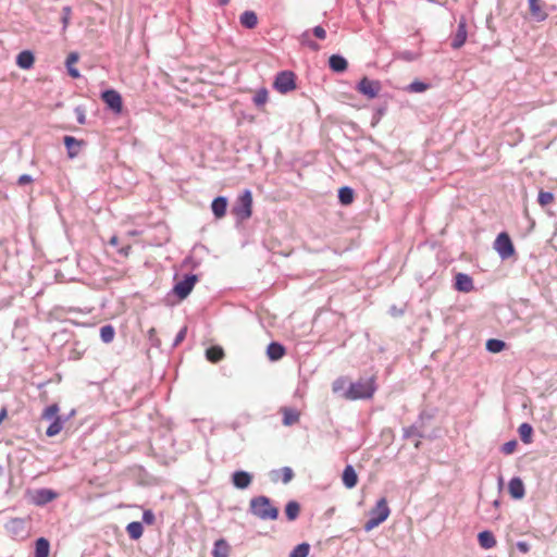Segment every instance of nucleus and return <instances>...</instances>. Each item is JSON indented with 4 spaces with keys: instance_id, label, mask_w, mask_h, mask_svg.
I'll return each mask as SVG.
<instances>
[{
    "instance_id": "nucleus-1",
    "label": "nucleus",
    "mask_w": 557,
    "mask_h": 557,
    "mask_svg": "<svg viewBox=\"0 0 557 557\" xmlns=\"http://www.w3.org/2000/svg\"><path fill=\"white\" fill-rule=\"evenodd\" d=\"M250 512L261 520H275L278 517V509L271 504L267 496H256L250 499Z\"/></svg>"
},
{
    "instance_id": "nucleus-2",
    "label": "nucleus",
    "mask_w": 557,
    "mask_h": 557,
    "mask_svg": "<svg viewBox=\"0 0 557 557\" xmlns=\"http://www.w3.org/2000/svg\"><path fill=\"white\" fill-rule=\"evenodd\" d=\"M375 392V385L373 377L361 379L355 383H351L348 389L345 392L344 397L349 400L368 399L373 396Z\"/></svg>"
},
{
    "instance_id": "nucleus-3",
    "label": "nucleus",
    "mask_w": 557,
    "mask_h": 557,
    "mask_svg": "<svg viewBox=\"0 0 557 557\" xmlns=\"http://www.w3.org/2000/svg\"><path fill=\"white\" fill-rule=\"evenodd\" d=\"M232 213L238 221H245L252 214V194L246 189L236 200L232 208Z\"/></svg>"
},
{
    "instance_id": "nucleus-4",
    "label": "nucleus",
    "mask_w": 557,
    "mask_h": 557,
    "mask_svg": "<svg viewBox=\"0 0 557 557\" xmlns=\"http://www.w3.org/2000/svg\"><path fill=\"white\" fill-rule=\"evenodd\" d=\"M273 87L281 94L296 89V75L292 71H281L276 74Z\"/></svg>"
},
{
    "instance_id": "nucleus-5",
    "label": "nucleus",
    "mask_w": 557,
    "mask_h": 557,
    "mask_svg": "<svg viewBox=\"0 0 557 557\" xmlns=\"http://www.w3.org/2000/svg\"><path fill=\"white\" fill-rule=\"evenodd\" d=\"M494 249L502 260H507L515 255V246L508 233L502 232L494 242Z\"/></svg>"
},
{
    "instance_id": "nucleus-6",
    "label": "nucleus",
    "mask_w": 557,
    "mask_h": 557,
    "mask_svg": "<svg viewBox=\"0 0 557 557\" xmlns=\"http://www.w3.org/2000/svg\"><path fill=\"white\" fill-rule=\"evenodd\" d=\"M381 88L382 85L380 81L370 79L367 76H363L356 86L357 91L368 99H374L377 97Z\"/></svg>"
},
{
    "instance_id": "nucleus-7",
    "label": "nucleus",
    "mask_w": 557,
    "mask_h": 557,
    "mask_svg": "<svg viewBox=\"0 0 557 557\" xmlns=\"http://www.w3.org/2000/svg\"><path fill=\"white\" fill-rule=\"evenodd\" d=\"M198 281L196 274H187L184 278L177 282L173 287V293L180 298L185 299L193 290L195 284Z\"/></svg>"
},
{
    "instance_id": "nucleus-8",
    "label": "nucleus",
    "mask_w": 557,
    "mask_h": 557,
    "mask_svg": "<svg viewBox=\"0 0 557 557\" xmlns=\"http://www.w3.org/2000/svg\"><path fill=\"white\" fill-rule=\"evenodd\" d=\"M101 99L115 113H120L123 108L122 97L114 89H107L102 91Z\"/></svg>"
},
{
    "instance_id": "nucleus-9",
    "label": "nucleus",
    "mask_w": 557,
    "mask_h": 557,
    "mask_svg": "<svg viewBox=\"0 0 557 557\" xmlns=\"http://www.w3.org/2000/svg\"><path fill=\"white\" fill-rule=\"evenodd\" d=\"M424 418H428V419H431L432 416L430 414H426L424 411H422L420 414H419V419L418 421L408 426V428H404V434H403V437L405 440H408L410 438L411 436H417V437H423L424 434H423V420Z\"/></svg>"
},
{
    "instance_id": "nucleus-10",
    "label": "nucleus",
    "mask_w": 557,
    "mask_h": 557,
    "mask_svg": "<svg viewBox=\"0 0 557 557\" xmlns=\"http://www.w3.org/2000/svg\"><path fill=\"white\" fill-rule=\"evenodd\" d=\"M467 36H468L467 23H466V20L462 17V18H460L458 26H457V30L453 36V39L450 42L451 48L460 49L465 45V42L467 40Z\"/></svg>"
},
{
    "instance_id": "nucleus-11",
    "label": "nucleus",
    "mask_w": 557,
    "mask_h": 557,
    "mask_svg": "<svg viewBox=\"0 0 557 557\" xmlns=\"http://www.w3.org/2000/svg\"><path fill=\"white\" fill-rule=\"evenodd\" d=\"M389 513L391 509L387 500L385 497H382L376 502L375 507L370 510L369 516L376 518L383 523L388 518Z\"/></svg>"
},
{
    "instance_id": "nucleus-12",
    "label": "nucleus",
    "mask_w": 557,
    "mask_h": 557,
    "mask_svg": "<svg viewBox=\"0 0 557 557\" xmlns=\"http://www.w3.org/2000/svg\"><path fill=\"white\" fill-rule=\"evenodd\" d=\"M58 497V494L50 488L36 490L33 496V502L37 506H45Z\"/></svg>"
},
{
    "instance_id": "nucleus-13",
    "label": "nucleus",
    "mask_w": 557,
    "mask_h": 557,
    "mask_svg": "<svg viewBox=\"0 0 557 557\" xmlns=\"http://www.w3.org/2000/svg\"><path fill=\"white\" fill-rule=\"evenodd\" d=\"M252 482V475L244 470H237L232 474V483L238 490L247 488Z\"/></svg>"
},
{
    "instance_id": "nucleus-14",
    "label": "nucleus",
    "mask_w": 557,
    "mask_h": 557,
    "mask_svg": "<svg viewBox=\"0 0 557 557\" xmlns=\"http://www.w3.org/2000/svg\"><path fill=\"white\" fill-rule=\"evenodd\" d=\"M455 288L462 293L471 292L474 288L472 277L466 273H457L455 276Z\"/></svg>"
},
{
    "instance_id": "nucleus-15",
    "label": "nucleus",
    "mask_w": 557,
    "mask_h": 557,
    "mask_svg": "<svg viewBox=\"0 0 557 557\" xmlns=\"http://www.w3.org/2000/svg\"><path fill=\"white\" fill-rule=\"evenodd\" d=\"M227 198L224 196L215 197L211 202V210L216 219H222L226 214Z\"/></svg>"
},
{
    "instance_id": "nucleus-16",
    "label": "nucleus",
    "mask_w": 557,
    "mask_h": 557,
    "mask_svg": "<svg viewBox=\"0 0 557 557\" xmlns=\"http://www.w3.org/2000/svg\"><path fill=\"white\" fill-rule=\"evenodd\" d=\"M508 490L512 498L520 499L524 496L525 490L522 480L518 476L509 481Z\"/></svg>"
},
{
    "instance_id": "nucleus-17",
    "label": "nucleus",
    "mask_w": 557,
    "mask_h": 557,
    "mask_svg": "<svg viewBox=\"0 0 557 557\" xmlns=\"http://www.w3.org/2000/svg\"><path fill=\"white\" fill-rule=\"evenodd\" d=\"M286 354L285 347L278 342H272L268 345L267 355L272 361L282 359Z\"/></svg>"
},
{
    "instance_id": "nucleus-18",
    "label": "nucleus",
    "mask_w": 557,
    "mask_h": 557,
    "mask_svg": "<svg viewBox=\"0 0 557 557\" xmlns=\"http://www.w3.org/2000/svg\"><path fill=\"white\" fill-rule=\"evenodd\" d=\"M343 484L347 488H354L358 483V475L351 465H347L342 474Z\"/></svg>"
},
{
    "instance_id": "nucleus-19",
    "label": "nucleus",
    "mask_w": 557,
    "mask_h": 557,
    "mask_svg": "<svg viewBox=\"0 0 557 557\" xmlns=\"http://www.w3.org/2000/svg\"><path fill=\"white\" fill-rule=\"evenodd\" d=\"M329 66L335 73H343L348 67L347 60L341 54H332L329 58Z\"/></svg>"
},
{
    "instance_id": "nucleus-20",
    "label": "nucleus",
    "mask_w": 557,
    "mask_h": 557,
    "mask_svg": "<svg viewBox=\"0 0 557 557\" xmlns=\"http://www.w3.org/2000/svg\"><path fill=\"white\" fill-rule=\"evenodd\" d=\"M63 141H64L65 148L67 150L69 158L73 159V158L77 157L79 153L81 147L83 145V141L77 140L73 136H65Z\"/></svg>"
},
{
    "instance_id": "nucleus-21",
    "label": "nucleus",
    "mask_w": 557,
    "mask_h": 557,
    "mask_svg": "<svg viewBox=\"0 0 557 557\" xmlns=\"http://www.w3.org/2000/svg\"><path fill=\"white\" fill-rule=\"evenodd\" d=\"M531 15L539 22L547 18L548 14L542 9L541 0H528Z\"/></svg>"
},
{
    "instance_id": "nucleus-22",
    "label": "nucleus",
    "mask_w": 557,
    "mask_h": 557,
    "mask_svg": "<svg viewBox=\"0 0 557 557\" xmlns=\"http://www.w3.org/2000/svg\"><path fill=\"white\" fill-rule=\"evenodd\" d=\"M34 54L29 50H24L20 52L16 57V64L23 70L30 69L34 64Z\"/></svg>"
},
{
    "instance_id": "nucleus-23",
    "label": "nucleus",
    "mask_w": 557,
    "mask_h": 557,
    "mask_svg": "<svg viewBox=\"0 0 557 557\" xmlns=\"http://www.w3.org/2000/svg\"><path fill=\"white\" fill-rule=\"evenodd\" d=\"M478 542L482 548L490 549L496 545V539L491 531H482L478 534Z\"/></svg>"
},
{
    "instance_id": "nucleus-24",
    "label": "nucleus",
    "mask_w": 557,
    "mask_h": 557,
    "mask_svg": "<svg viewBox=\"0 0 557 557\" xmlns=\"http://www.w3.org/2000/svg\"><path fill=\"white\" fill-rule=\"evenodd\" d=\"M239 21L244 27L252 29L258 24V16L253 11H245L240 14Z\"/></svg>"
},
{
    "instance_id": "nucleus-25",
    "label": "nucleus",
    "mask_w": 557,
    "mask_h": 557,
    "mask_svg": "<svg viewBox=\"0 0 557 557\" xmlns=\"http://www.w3.org/2000/svg\"><path fill=\"white\" fill-rule=\"evenodd\" d=\"M50 543L45 537H39L35 542V557H49Z\"/></svg>"
},
{
    "instance_id": "nucleus-26",
    "label": "nucleus",
    "mask_w": 557,
    "mask_h": 557,
    "mask_svg": "<svg viewBox=\"0 0 557 557\" xmlns=\"http://www.w3.org/2000/svg\"><path fill=\"white\" fill-rule=\"evenodd\" d=\"M206 358L212 363H216L224 358V350L221 346H211L206 349Z\"/></svg>"
},
{
    "instance_id": "nucleus-27",
    "label": "nucleus",
    "mask_w": 557,
    "mask_h": 557,
    "mask_svg": "<svg viewBox=\"0 0 557 557\" xmlns=\"http://www.w3.org/2000/svg\"><path fill=\"white\" fill-rule=\"evenodd\" d=\"M283 424L286 426L293 425L299 421V412L293 408H283Z\"/></svg>"
},
{
    "instance_id": "nucleus-28",
    "label": "nucleus",
    "mask_w": 557,
    "mask_h": 557,
    "mask_svg": "<svg viewBox=\"0 0 557 557\" xmlns=\"http://www.w3.org/2000/svg\"><path fill=\"white\" fill-rule=\"evenodd\" d=\"M228 554H230L228 543L223 539L215 541L214 547L212 550L213 557H228Z\"/></svg>"
},
{
    "instance_id": "nucleus-29",
    "label": "nucleus",
    "mask_w": 557,
    "mask_h": 557,
    "mask_svg": "<svg viewBox=\"0 0 557 557\" xmlns=\"http://www.w3.org/2000/svg\"><path fill=\"white\" fill-rule=\"evenodd\" d=\"M354 189L348 186H343L338 189V200L343 206H348L354 201Z\"/></svg>"
},
{
    "instance_id": "nucleus-30",
    "label": "nucleus",
    "mask_w": 557,
    "mask_h": 557,
    "mask_svg": "<svg viewBox=\"0 0 557 557\" xmlns=\"http://www.w3.org/2000/svg\"><path fill=\"white\" fill-rule=\"evenodd\" d=\"M126 532L132 540H138L141 537L144 532L143 523L139 521H133L127 524Z\"/></svg>"
},
{
    "instance_id": "nucleus-31",
    "label": "nucleus",
    "mask_w": 557,
    "mask_h": 557,
    "mask_svg": "<svg viewBox=\"0 0 557 557\" xmlns=\"http://www.w3.org/2000/svg\"><path fill=\"white\" fill-rule=\"evenodd\" d=\"M78 61V54L76 52H72L66 58V69L67 73L71 77L77 78L79 77V72L76 67H74V63Z\"/></svg>"
},
{
    "instance_id": "nucleus-32",
    "label": "nucleus",
    "mask_w": 557,
    "mask_h": 557,
    "mask_svg": "<svg viewBox=\"0 0 557 557\" xmlns=\"http://www.w3.org/2000/svg\"><path fill=\"white\" fill-rule=\"evenodd\" d=\"M518 433L524 444H530L532 442L533 428L530 423L524 422L520 424Z\"/></svg>"
},
{
    "instance_id": "nucleus-33",
    "label": "nucleus",
    "mask_w": 557,
    "mask_h": 557,
    "mask_svg": "<svg viewBox=\"0 0 557 557\" xmlns=\"http://www.w3.org/2000/svg\"><path fill=\"white\" fill-rule=\"evenodd\" d=\"M299 512H300V505L297 502L290 500L286 504L285 515L289 521L296 520L299 516Z\"/></svg>"
},
{
    "instance_id": "nucleus-34",
    "label": "nucleus",
    "mask_w": 557,
    "mask_h": 557,
    "mask_svg": "<svg viewBox=\"0 0 557 557\" xmlns=\"http://www.w3.org/2000/svg\"><path fill=\"white\" fill-rule=\"evenodd\" d=\"M62 428L63 420L61 419V417H55L50 423V425L47 428L46 435L49 437L55 436L61 432Z\"/></svg>"
},
{
    "instance_id": "nucleus-35",
    "label": "nucleus",
    "mask_w": 557,
    "mask_h": 557,
    "mask_svg": "<svg viewBox=\"0 0 557 557\" xmlns=\"http://www.w3.org/2000/svg\"><path fill=\"white\" fill-rule=\"evenodd\" d=\"M115 330L111 324H106L100 329V338L104 344H110L114 339Z\"/></svg>"
},
{
    "instance_id": "nucleus-36",
    "label": "nucleus",
    "mask_w": 557,
    "mask_h": 557,
    "mask_svg": "<svg viewBox=\"0 0 557 557\" xmlns=\"http://www.w3.org/2000/svg\"><path fill=\"white\" fill-rule=\"evenodd\" d=\"M278 472L282 473V482L284 484L289 483L294 478L293 469L289 467H283L278 471L277 470L272 471V481L275 482L277 480L276 478H274V475H276Z\"/></svg>"
},
{
    "instance_id": "nucleus-37",
    "label": "nucleus",
    "mask_w": 557,
    "mask_h": 557,
    "mask_svg": "<svg viewBox=\"0 0 557 557\" xmlns=\"http://www.w3.org/2000/svg\"><path fill=\"white\" fill-rule=\"evenodd\" d=\"M310 552V545L306 542L298 544L293 548L289 557H308Z\"/></svg>"
},
{
    "instance_id": "nucleus-38",
    "label": "nucleus",
    "mask_w": 557,
    "mask_h": 557,
    "mask_svg": "<svg viewBox=\"0 0 557 557\" xmlns=\"http://www.w3.org/2000/svg\"><path fill=\"white\" fill-rule=\"evenodd\" d=\"M506 343L502 339L491 338L486 342V349L490 352H500L504 350Z\"/></svg>"
},
{
    "instance_id": "nucleus-39",
    "label": "nucleus",
    "mask_w": 557,
    "mask_h": 557,
    "mask_svg": "<svg viewBox=\"0 0 557 557\" xmlns=\"http://www.w3.org/2000/svg\"><path fill=\"white\" fill-rule=\"evenodd\" d=\"M419 53L410 50H403L395 53L396 59L404 60L406 62L416 61L419 58Z\"/></svg>"
},
{
    "instance_id": "nucleus-40",
    "label": "nucleus",
    "mask_w": 557,
    "mask_h": 557,
    "mask_svg": "<svg viewBox=\"0 0 557 557\" xmlns=\"http://www.w3.org/2000/svg\"><path fill=\"white\" fill-rule=\"evenodd\" d=\"M256 107H261L265 104L268 101V90L265 88H261L256 92L252 99Z\"/></svg>"
},
{
    "instance_id": "nucleus-41",
    "label": "nucleus",
    "mask_w": 557,
    "mask_h": 557,
    "mask_svg": "<svg viewBox=\"0 0 557 557\" xmlns=\"http://www.w3.org/2000/svg\"><path fill=\"white\" fill-rule=\"evenodd\" d=\"M386 111V103L375 108L374 113L372 115V126H375L381 121V119L385 115Z\"/></svg>"
},
{
    "instance_id": "nucleus-42",
    "label": "nucleus",
    "mask_w": 557,
    "mask_h": 557,
    "mask_svg": "<svg viewBox=\"0 0 557 557\" xmlns=\"http://www.w3.org/2000/svg\"><path fill=\"white\" fill-rule=\"evenodd\" d=\"M429 88V85L421 81H414L408 85L407 90L409 92H423Z\"/></svg>"
},
{
    "instance_id": "nucleus-43",
    "label": "nucleus",
    "mask_w": 557,
    "mask_h": 557,
    "mask_svg": "<svg viewBox=\"0 0 557 557\" xmlns=\"http://www.w3.org/2000/svg\"><path fill=\"white\" fill-rule=\"evenodd\" d=\"M58 412L59 406L57 404H52L45 409L42 418L47 420H53L55 417H59Z\"/></svg>"
},
{
    "instance_id": "nucleus-44",
    "label": "nucleus",
    "mask_w": 557,
    "mask_h": 557,
    "mask_svg": "<svg viewBox=\"0 0 557 557\" xmlns=\"http://www.w3.org/2000/svg\"><path fill=\"white\" fill-rule=\"evenodd\" d=\"M539 203L544 207V206H547L549 205L553 200H554V194L550 193V191H544V190H541L539 193Z\"/></svg>"
},
{
    "instance_id": "nucleus-45",
    "label": "nucleus",
    "mask_w": 557,
    "mask_h": 557,
    "mask_svg": "<svg viewBox=\"0 0 557 557\" xmlns=\"http://www.w3.org/2000/svg\"><path fill=\"white\" fill-rule=\"evenodd\" d=\"M517 445L518 442L516 440L508 441L502 446L500 451L505 455H510L516 450Z\"/></svg>"
},
{
    "instance_id": "nucleus-46",
    "label": "nucleus",
    "mask_w": 557,
    "mask_h": 557,
    "mask_svg": "<svg viewBox=\"0 0 557 557\" xmlns=\"http://www.w3.org/2000/svg\"><path fill=\"white\" fill-rule=\"evenodd\" d=\"M382 522L379 521L376 518L371 517L366 521L363 529L366 532L371 531L372 529L379 527Z\"/></svg>"
},
{
    "instance_id": "nucleus-47",
    "label": "nucleus",
    "mask_w": 557,
    "mask_h": 557,
    "mask_svg": "<svg viewBox=\"0 0 557 557\" xmlns=\"http://www.w3.org/2000/svg\"><path fill=\"white\" fill-rule=\"evenodd\" d=\"M186 334H187V326H184L176 334L174 342H173V347L178 346L185 339Z\"/></svg>"
},
{
    "instance_id": "nucleus-48",
    "label": "nucleus",
    "mask_w": 557,
    "mask_h": 557,
    "mask_svg": "<svg viewBox=\"0 0 557 557\" xmlns=\"http://www.w3.org/2000/svg\"><path fill=\"white\" fill-rule=\"evenodd\" d=\"M154 520H156V516L154 513L152 512V510L148 509V510H145L144 513H143V521L147 524H153L154 523Z\"/></svg>"
},
{
    "instance_id": "nucleus-49",
    "label": "nucleus",
    "mask_w": 557,
    "mask_h": 557,
    "mask_svg": "<svg viewBox=\"0 0 557 557\" xmlns=\"http://www.w3.org/2000/svg\"><path fill=\"white\" fill-rule=\"evenodd\" d=\"M71 8L70 7H64L62 9V23H63V27L65 28L69 24V20H70V16H71Z\"/></svg>"
},
{
    "instance_id": "nucleus-50",
    "label": "nucleus",
    "mask_w": 557,
    "mask_h": 557,
    "mask_svg": "<svg viewBox=\"0 0 557 557\" xmlns=\"http://www.w3.org/2000/svg\"><path fill=\"white\" fill-rule=\"evenodd\" d=\"M75 113H76L77 122L79 124H85L86 123V115H85L84 109L81 108V107H76L75 108Z\"/></svg>"
},
{
    "instance_id": "nucleus-51",
    "label": "nucleus",
    "mask_w": 557,
    "mask_h": 557,
    "mask_svg": "<svg viewBox=\"0 0 557 557\" xmlns=\"http://www.w3.org/2000/svg\"><path fill=\"white\" fill-rule=\"evenodd\" d=\"M516 547L519 552H521L522 554H527L530 552V544L528 542H524V541H519L517 542L516 544Z\"/></svg>"
},
{
    "instance_id": "nucleus-52",
    "label": "nucleus",
    "mask_w": 557,
    "mask_h": 557,
    "mask_svg": "<svg viewBox=\"0 0 557 557\" xmlns=\"http://www.w3.org/2000/svg\"><path fill=\"white\" fill-rule=\"evenodd\" d=\"M313 35H314L317 38H319V39L323 40V39H325V37H326V32H325V29H324L322 26L318 25V26H315V27L313 28Z\"/></svg>"
},
{
    "instance_id": "nucleus-53",
    "label": "nucleus",
    "mask_w": 557,
    "mask_h": 557,
    "mask_svg": "<svg viewBox=\"0 0 557 557\" xmlns=\"http://www.w3.org/2000/svg\"><path fill=\"white\" fill-rule=\"evenodd\" d=\"M33 182V177L28 174H23L18 177V185L23 186Z\"/></svg>"
},
{
    "instance_id": "nucleus-54",
    "label": "nucleus",
    "mask_w": 557,
    "mask_h": 557,
    "mask_svg": "<svg viewBox=\"0 0 557 557\" xmlns=\"http://www.w3.org/2000/svg\"><path fill=\"white\" fill-rule=\"evenodd\" d=\"M344 380L343 379H337L334 381L333 383V392L336 393L338 392L339 389H342L344 387Z\"/></svg>"
},
{
    "instance_id": "nucleus-55",
    "label": "nucleus",
    "mask_w": 557,
    "mask_h": 557,
    "mask_svg": "<svg viewBox=\"0 0 557 557\" xmlns=\"http://www.w3.org/2000/svg\"><path fill=\"white\" fill-rule=\"evenodd\" d=\"M389 312H391V314H392V315H394V317H400V315H403L404 310H401V309H397V307H396V306H392V307H391V309H389Z\"/></svg>"
},
{
    "instance_id": "nucleus-56",
    "label": "nucleus",
    "mask_w": 557,
    "mask_h": 557,
    "mask_svg": "<svg viewBox=\"0 0 557 557\" xmlns=\"http://www.w3.org/2000/svg\"><path fill=\"white\" fill-rule=\"evenodd\" d=\"M7 417V409L2 408L0 411V423L3 421V419Z\"/></svg>"
},
{
    "instance_id": "nucleus-57",
    "label": "nucleus",
    "mask_w": 557,
    "mask_h": 557,
    "mask_svg": "<svg viewBox=\"0 0 557 557\" xmlns=\"http://www.w3.org/2000/svg\"><path fill=\"white\" fill-rule=\"evenodd\" d=\"M119 243V238L116 236H112L111 239H110V244L112 246H116Z\"/></svg>"
},
{
    "instance_id": "nucleus-58",
    "label": "nucleus",
    "mask_w": 557,
    "mask_h": 557,
    "mask_svg": "<svg viewBox=\"0 0 557 557\" xmlns=\"http://www.w3.org/2000/svg\"><path fill=\"white\" fill-rule=\"evenodd\" d=\"M230 2V0H219L220 5H226Z\"/></svg>"
},
{
    "instance_id": "nucleus-59",
    "label": "nucleus",
    "mask_w": 557,
    "mask_h": 557,
    "mask_svg": "<svg viewBox=\"0 0 557 557\" xmlns=\"http://www.w3.org/2000/svg\"><path fill=\"white\" fill-rule=\"evenodd\" d=\"M420 444H421V443L418 441V442L414 444L416 448H419V447H420Z\"/></svg>"
},
{
    "instance_id": "nucleus-60",
    "label": "nucleus",
    "mask_w": 557,
    "mask_h": 557,
    "mask_svg": "<svg viewBox=\"0 0 557 557\" xmlns=\"http://www.w3.org/2000/svg\"><path fill=\"white\" fill-rule=\"evenodd\" d=\"M498 505H499V502H498V500H495V502H494V506H496V507H497Z\"/></svg>"
}]
</instances>
